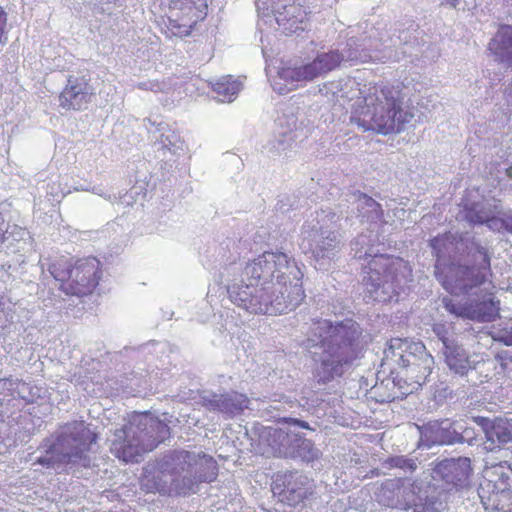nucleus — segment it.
I'll return each mask as SVG.
<instances>
[{
	"instance_id": "f257e3e1",
	"label": "nucleus",
	"mask_w": 512,
	"mask_h": 512,
	"mask_svg": "<svg viewBox=\"0 0 512 512\" xmlns=\"http://www.w3.org/2000/svg\"><path fill=\"white\" fill-rule=\"evenodd\" d=\"M304 273L283 252H264L248 262L241 280L228 286L232 303L253 314H282L296 309L305 298Z\"/></svg>"
},
{
	"instance_id": "f03ea898",
	"label": "nucleus",
	"mask_w": 512,
	"mask_h": 512,
	"mask_svg": "<svg viewBox=\"0 0 512 512\" xmlns=\"http://www.w3.org/2000/svg\"><path fill=\"white\" fill-rule=\"evenodd\" d=\"M337 100L362 98L352 112L350 121L363 131L387 135L400 132L413 118V113L403 107V96L398 88L390 85H364L352 78L333 81L325 85Z\"/></svg>"
},
{
	"instance_id": "7ed1b4c3",
	"label": "nucleus",
	"mask_w": 512,
	"mask_h": 512,
	"mask_svg": "<svg viewBox=\"0 0 512 512\" xmlns=\"http://www.w3.org/2000/svg\"><path fill=\"white\" fill-rule=\"evenodd\" d=\"M307 346L311 351L312 375L318 384L340 378L363 356V330L352 319L331 322L317 320L312 324Z\"/></svg>"
},
{
	"instance_id": "20e7f679",
	"label": "nucleus",
	"mask_w": 512,
	"mask_h": 512,
	"mask_svg": "<svg viewBox=\"0 0 512 512\" xmlns=\"http://www.w3.org/2000/svg\"><path fill=\"white\" fill-rule=\"evenodd\" d=\"M372 234H360L352 242V250L358 259H368L363 277L366 297L373 301L387 303L396 299L412 281V270L401 258L380 254L374 247Z\"/></svg>"
},
{
	"instance_id": "39448f33",
	"label": "nucleus",
	"mask_w": 512,
	"mask_h": 512,
	"mask_svg": "<svg viewBox=\"0 0 512 512\" xmlns=\"http://www.w3.org/2000/svg\"><path fill=\"white\" fill-rule=\"evenodd\" d=\"M438 262L456 259L465 254L471 256L474 266L453 265L442 279L443 287L451 294L470 291L484 280V273L490 272V256L486 247L467 234L448 232L436 236L430 242Z\"/></svg>"
},
{
	"instance_id": "423d86ee",
	"label": "nucleus",
	"mask_w": 512,
	"mask_h": 512,
	"mask_svg": "<svg viewBox=\"0 0 512 512\" xmlns=\"http://www.w3.org/2000/svg\"><path fill=\"white\" fill-rule=\"evenodd\" d=\"M96 435L83 421H74L62 426L54 434L43 439L35 453L32 466L54 470L57 473L68 471L74 467H89L91 458L88 451Z\"/></svg>"
},
{
	"instance_id": "0eeeda50",
	"label": "nucleus",
	"mask_w": 512,
	"mask_h": 512,
	"mask_svg": "<svg viewBox=\"0 0 512 512\" xmlns=\"http://www.w3.org/2000/svg\"><path fill=\"white\" fill-rule=\"evenodd\" d=\"M170 436V428L151 414L133 413L128 423L115 431L111 452L124 462H137L144 453L155 449Z\"/></svg>"
},
{
	"instance_id": "6e6552de",
	"label": "nucleus",
	"mask_w": 512,
	"mask_h": 512,
	"mask_svg": "<svg viewBox=\"0 0 512 512\" xmlns=\"http://www.w3.org/2000/svg\"><path fill=\"white\" fill-rule=\"evenodd\" d=\"M338 219L334 212L321 210L302 227L301 247L318 264L317 269H324L340 251L341 241L331 227Z\"/></svg>"
},
{
	"instance_id": "1a4fd4ad",
	"label": "nucleus",
	"mask_w": 512,
	"mask_h": 512,
	"mask_svg": "<svg viewBox=\"0 0 512 512\" xmlns=\"http://www.w3.org/2000/svg\"><path fill=\"white\" fill-rule=\"evenodd\" d=\"M48 272L65 294L76 296L90 294L101 276L100 262L94 257L77 260L74 264L67 258H60L49 264Z\"/></svg>"
},
{
	"instance_id": "9d476101",
	"label": "nucleus",
	"mask_w": 512,
	"mask_h": 512,
	"mask_svg": "<svg viewBox=\"0 0 512 512\" xmlns=\"http://www.w3.org/2000/svg\"><path fill=\"white\" fill-rule=\"evenodd\" d=\"M196 453L186 450H173L166 453L158 462L161 478L155 482V489L161 494L174 492L188 495L195 492L193 464Z\"/></svg>"
},
{
	"instance_id": "9b49d317",
	"label": "nucleus",
	"mask_w": 512,
	"mask_h": 512,
	"mask_svg": "<svg viewBox=\"0 0 512 512\" xmlns=\"http://www.w3.org/2000/svg\"><path fill=\"white\" fill-rule=\"evenodd\" d=\"M489 273H484V280L477 287L458 294L469 297L465 303H454L451 299L444 298L443 304L445 309L458 317L477 322L494 321L499 314V307L494 301L492 293L488 292L486 287L487 275Z\"/></svg>"
},
{
	"instance_id": "f8f14e48",
	"label": "nucleus",
	"mask_w": 512,
	"mask_h": 512,
	"mask_svg": "<svg viewBox=\"0 0 512 512\" xmlns=\"http://www.w3.org/2000/svg\"><path fill=\"white\" fill-rule=\"evenodd\" d=\"M168 6L165 33L168 37L189 36L208 13V0H165Z\"/></svg>"
},
{
	"instance_id": "ddd939ff",
	"label": "nucleus",
	"mask_w": 512,
	"mask_h": 512,
	"mask_svg": "<svg viewBox=\"0 0 512 512\" xmlns=\"http://www.w3.org/2000/svg\"><path fill=\"white\" fill-rule=\"evenodd\" d=\"M431 478L444 492H458L470 486L473 468L468 457L446 458L431 463Z\"/></svg>"
},
{
	"instance_id": "4468645a",
	"label": "nucleus",
	"mask_w": 512,
	"mask_h": 512,
	"mask_svg": "<svg viewBox=\"0 0 512 512\" xmlns=\"http://www.w3.org/2000/svg\"><path fill=\"white\" fill-rule=\"evenodd\" d=\"M343 62L339 49L319 52L312 61L294 67H284L278 72L280 79L286 82H309L324 77Z\"/></svg>"
},
{
	"instance_id": "2eb2a0df",
	"label": "nucleus",
	"mask_w": 512,
	"mask_h": 512,
	"mask_svg": "<svg viewBox=\"0 0 512 512\" xmlns=\"http://www.w3.org/2000/svg\"><path fill=\"white\" fill-rule=\"evenodd\" d=\"M268 9H259L264 17L275 20L279 29L285 34L297 33L307 28V13L299 5L283 0H267Z\"/></svg>"
},
{
	"instance_id": "dca6fc26",
	"label": "nucleus",
	"mask_w": 512,
	"mask_h": 512,
	"mask_svg": "<svg viewBox=\"0 0 512 512\" xmlns=\"http://www.w3.org/2000/svg\"><path fill=\"white\" fill-rule=\"evenodd\" d=\"M417 482L409 478H394L385 480L377 489L375 496L379 504L403 511L411 510Z\"/></svg>"
},
{
	"instance_id": "f3484780",
	"label": "nucleus",
	"mask_w": 512,
	"mask_h": 512,
	"mask_svg": "<svg viewBox=\"0 0 512 512\" xmlns=\"http://www.w3.org/2000/svg\"><path fill=\"white\" fill-rule=\"evenodd\" d=\"M343 55V62L351 64L366 63L369 61L385 62L392 58L390 50L379 49V43L372 40V35L360 38L351 37L346 45L340 50Z\"/></svg>"
},
{
	"instance_id": "a211bd4d",
	"label": "nucleus",
	"mask_w": 512,
	"mask_h": 512,
	"mask_svg": "<svg viewBox=\"0 0 512 512\" xmlns=\"http://www.w3.org/2000/svg\"><path fill=\"white\" fill-rule=\"evenodd\" d=\"M312 490L309 478L301 472L292 471L279 475L273 483L272 491L280 501L289 506L302 502Z\"/></svg>"
},
{
	"instance_id": "6ab92c4d",
	"label": "nucleus",
	"mask_w": 512,
	"mask_h": 512,
	"mask_svg": "<svg viewBox=\"0 0 512 512\" xmlns=\"http://www.w3.org/2000/svg\"><path fill=\"white\" fill-rule=\"evenodd\" d=\"M249 399L245 394L229 391L225 393H205L201 396L202 406L209 411L218 412L228 418L241 414L248 408Z\"/></svg>"
},
{
	"instance_id": "aec40b11",
	"label": "nucleus",
	"mask_w": 512,
	"mask_h": 512,
	"mask_svg": "<svg viewBox=\"0 0 512 512\" xmlns=\"http://www.w3.org/2000/svg\"><path fill=\"white\" fill-rule=\"evenodd\" d=\"M473 421L482 428L486 442L485 448L493 451L512 442V421L506 418L473 417Z\"/></svg>"
},
{
	"instance_id": "412c9836",
	"label": "nucleus",
	"mask_w": 512,
	"mask_h": 512,
	"mask_svg": "<svg viewBox=\"0 0 512 512\" xmlns=\"http://www.w3.org/2000/svg\"><path fill=\"white\" fill-rule=\"evenodd\" d=\"M458 421L450 419H440L429 421L421 429L422 445L430 448L434 445H451L457 443Z\"/></svg>"
},
{
	"instance_id": "4be33fe9",
	"label": "nucleus",
	"mask_w": 512,
	"mask_h": 512,
	"mask_svg": "<svg viewBox=\"0 0 512 512\" xmlns=\"http://www.w3.org/2000/svg\"><path fill=\"white\" fill-rule=\"evenodd\" d=\"M93 93V88L85 76H70L59 96L60 106L65 109L81 110L90 102Z\"/></svg>"
},
{
	"instance_id": "5701e85b",
	"label": "nucleus",
	"mask_w": 512,
	"mask_h": 512,
	"mask_svg": "<svg viewBox=\"0 0 512 512\" xmlns=\"http://www.w3.org/2000/svg\"><path fill=\"white\" fill-rule=\"evenodd\" d=\"M442 352L445 364L454 376L468 377L476 369V362L471 360L469 352L458 341H446Z\"/></svg>"
},
{
	"instance_id": "b1692460",
	"label": "nucleus",
	"mask_w": 512,
	"mask_h": 512,
	"mask_svg": "<svg viewBox=\"0 0 512 512\" xmlns=\"http://www.w3.org/2000/svg\"><path fill=\"white\" fill-rule=\"evenodd\" d=\"M407 339L392 338L384 349L381 366L384 370L394 373L397 367L407 368L411 363V345Z\"/></svg>"
},
{
	"instance_id": "393cba45",
	"label": "nucleus",
	"mask_w": 512,
	"mask_h": 512,
	"mask_svg": "<svg viewBox=\"0 0 512 512\" xmlns=\"http://www.w3.org/2000/svg\"><path fill=\"white\" fill-rule=\"evenodd\" d=\"M299 434L283 428L265 427L260 435L263 442L271 447L273 453L279 457L288 458L292 453Z\"/></svg>"
},
{
	"instance_id": "a878e982",
	"label": "nucleus",
	"mask_w": 512,
	"mask_h": 512,
	"mask_svg": "<svg viewBox=\"0 0 512 512\" xmlns=\"http://www.w3.org/2000/svg\"><path fill=\"white\" fill-rule=\"evenodd\" d=\"M28 388V384L19 379H0V418L2 420L12 415V406L17 398L30 401L25 395Z\"/></svg>"
},
{
	"instance_id": "bb28decb",
	"label": "nucleus",
	"mask_w": 512,
	"mask_h": 512,
	"mask_svg": "<svg viewBox=\"0 0 512 512\" xmlns=\"http://www.w3.org/2000/svg\"><path fill=\"white\" fill-rule=\"evenodd\" d=\"M411 363L406 369L414 376L418 384L424 383L434 368V358L427 352L425 346L421 342H415L411 345Z\"/></svg>"
},
{
	"instance_id": "cd10ccee",
	"label": "nucleus",
	"mask_w": 512,
	"mask_h": 512,
	"mask_svg": "<svg viewBox=\"0 0 512 512\" xmlns=\"http://www.w3.org/2000/svg\"><path fill=\"white\" fill-rule=\"evenodd\" d=\"M488 49L506 67H512V26H500L488 44Z\"/></svg>"
},
{
	"instance_id": "c85d7f7f",
	"label": "nucleus",
	"mask_w": 512,
	"mask_h": 512,
	"mask_svg": "<svg viewBox=\"0 0 512 512\" xmlns=\"http://www.w3.org/2000/svg\"><path fill=\"white\" fill-rule=\"evenodd\" d=\"M491 483L486 486L480 485L478 495L481 503L487 512H512V492L508 489L492 491L490 493Z\"/></svg>"
},
{
	"instance_id": "c756f323",
	"label": "nucleus",
	"mask_w": 512,
	"mask_h": 512,
	"mask_svg": "<svg viewBox=\"0 0 512 512\" xmlns=\"http://www.w3.org/2000/svg\"><path fill=\"white\" fill-rule=\"evenodd\" d=\"M352 204V211H356V216L361 222L377 223L383 216V211L379 203L373 198L359 191L353 192L348 200Z\"/></svg>"
},
{
	"instance_id": "7c9ffc66",
	"label": "nucleus",
	"mask_w": 512,
	"mask_h": 512,
	"mask_svg": "<svg viewBox=\"0 0 512 512\" xmlns=\"http://www.w3.org/2000/svg\"><path fill=\"white\" fill-rule=\"evenodd\" d=\"M153 137L155 144L159 146L158 150H162L164 153L169 152L178 156L185 151V142L168 124L159 123L153 132Z\"/></svg>"
},
{
	"instance_id": "2f4dec72",
	"label": "nucleus",
	"mask_w": 512,
	"mask_h": 512,
	"mask_svg": "<svg viewBox=\"0 0 512 512\" xmlns=\"http://www.w3.org/2000/svg\"><path fill=\"white\" fill-rule=\"evenodd\" d=\"M445 508V501L442 492L436 489L422 490L417 483V492L412 502L413 512H442Z\"/></svg>"
},
{
	"instance_id": "473e14b6",
	"label": "nucleus",
	"mask_w": 512,
	"mask_h": 512,
	"mask_svg": "<svg viewBox=\"0 0 512 512\" xmlns=\"http://www.w3.org/2000/svg\"><path fill=\"white\" fill-rule=\"evenodd\" d=\"M492 205L485 201H466L460 211V217L472 225H483L493 212Z\"/></svg>"
},
{
	"instance_id": "72a5a7b5",
	"label": "nucleus",
	"mask_w": 512,
	"mask_h": 512,
	"mask_svg": "<svg viewBox=\"0 0 512 512\" xmlns=\"http://www.w3.org/2000/svg\"><path fill=\"white\" fill-rule=\"evenodd\" d=\"M193 464L195 486L200 482H212L216 479L218 468L216 461L206 454H197Z\"/></svg>"
},
{
	"instance_id": "f704fd0d",
	"label": "nucleus",
	"mask_w": 512,
	"mask_h": 512,
	"mask_svg": "<svg viewBox=\"0 0 512 512\" xmlns=\"http://www.w3.org/2000/svg\"><path fill=\"white\" fill-rule=\"evenodd\" d=\"M213 91L217 94L219 101L231 102L235 99L242 88L239 80L232 76H223L212 85Z\"/></svg>"
},
{
	"instance_id": "c9c22d12",
	"label": "nucleus",
	"mask_w": 512,
	"mask_h": 512,
	"mask_svg": "<svg viewBox=\"0 0 512 512\" xmlns=\"http://www.w3.org/2000/svg\"><path fill=\"white\" fill-rule=\"evenodd\" d=\"M291 453L288 458H299L302 461L311 462L318 458L319 450L314 446V444L302 437L300 434L296 439L294 448H292Z\"/></svg>"
},
{
	"instance_id": "e433bc0d",
	"label": "nucleus",
	"mask_w": 512,
	"mask_h": 512,
	"mask_svg": "<svg viewBox=\"0 0 512 512\" xmlns=\"http://www.w3.org/2000/svg\"><path fill=\"white\" fill-rule=\"evenodd\" d=\"M382 465L386 469H401L404 472L413 473L418 468V459L406 455H396L386 458Z\"/></svg>"
},
{
	"instance_id": "4c0bfd02",
	"label": "nucleus",
	"mask_w": 512,
	"mask_h": 512,
	"mask_svg": "<svg viewBox=\"0 0 512 512\" xmlns=\"http://www.w3.org/2000/svg\"><path fill=\"white\" fill-rule=\"evenodd\" d=\"M276 127L281 134L297 135L298 118L292 112H283L276 120Z\"/></svg>"
},
{
	"instance_id": "58836bf2",
	"label": "nucleus",
	"mask_w": 512,
	"mask_h": 512,
	"mask_svg": "<svg viewBox=\"0 0 512 512\" xmlns=\"http://www.w3.org/2000/svg\"><path fill=\"white\" fill-rule=\"evenodd\" d=\"M297 137L298 135L281 134L280 131L276 130L274 138L269 142V150L281 153L290 147Z\"/></svg>"
},
{
	"instance_id": "ea45409f",
	"label": "nucleus",
	"mask_w": 512,
	"mask_h": 512,
	"mask_svg": "<svg viewBox=\"0 0 512 512\" xmlns=\"http://www.w3.org/2000/svg\"><path fill=\"white\" fill-rule=\"evenodd\" d=\"M136 87L141 90L152 91V92H168L170 90L169 83L162 81L147 80L137 83Z\"/></svg>"
},
{
	"instance_id": "a19ab883",
	"label": "nucleus",
	"mask_w": 512,
	"mask_h": 512,
	"mask_svg": "<svg viewBox=\"0 0 512 512\" xmlns=\"http://www.w3.org/2000/svg\"><path fill=\"white\" fill-rule=\"evenodd\" d=\"M458 426H460V430L457 431V443H468L469 445H472L473 441L476 439V433L474 429L464 426V424L460 421H458Z\"/></svg>"
},
{
	"instance_id": "79ce46f5",
	"label": "nucleus",
	"mask_w": 512,
	"mask_h": 512,
	"mask_svg": "<svg viewBox=\"0 0 512 512\" xmlns=\"http://www.w3.org/2000/svg\"><path fill=\"white\" fill-rule=\"evenodd\" d=\"M485 225L493 232L504 233L503 216H495L494 211L486 221Z\"/></svg>"
},
{
	"instance_id": "37998d69",
	"label": "nucleus",
	"mask_w": 512,
	"mask_h": 512,
	"mask_svg": "<svg viewBox=\"0 0 512 512\" xmlns=\"http://www.w3.org/2000/svg\"><path fill=\"white\" fill-rule=\"evenodd\" d=\"M433 331L436 334V336L441 340L443 344V348H445V342L446 341H456L454 338L450 337L448 335V330L443 324H436L433 327Z\"/></svg>"
},
{
	"instance_id": "c03bdc74",
	"label": "nucleus",
	"mask_w": 512,
	"mask_h": 512,
	"mask_svg": "<svg viewBox=\"0 0 512 512\" xmlns=\"http://www.w3.org/2000/svg\"><path fill=\"white\" fill-rule=\"evenodd\" d=\"M7 18L6 13L0 7V45L5 44L7 41V37L4 36V28L6 26Z\"/></svg>"
},
{
	"instance_id": "a18cd8bd",
	"label": "nucleus",
	"mask_w": 512,
	"mask_h": 512,
	"mask_svg": "<svg viewBox=\"0 0 512 512\" xmlns=\"http://www.w3.org/2000/svg\"><path fill=\"white\" fill-rule=\"evenodd\" d=\"M504 233L512 234V213L503 214Z\"/></svg>"
},
{
	"instance_id": "49530a36",
	"label": "nucleus",
	"mask_w": 512,
	"mask_h": 512,
	"mask_svg": "<svg viewBox=\"0 0 512 512\" xmlns=\"http://www.w3.org/2000/svg\"><path fill=\"white\" fill-rule=\"evenodd\" d=\"M286 422L293 427L309 429V424L305 421L289 418L286 420Z\"/></svg>"
},
{
	"instance_id": "de8ad7c7",
	"label": "nucleus",
	"mask_w": 512,
	"mask_h": 512,
	"mask_svg": "<svg viewBox=\"0 0 512 512\" xmlns=\"http://www.w3.org/2000/svg\"><path fill=\"white\" fill-rule=\"evenodd\" d=\"M90 192L97 194L105 199L112 201V196L110 194L104 193V191L100 187H92Z\"/></svg>"
},
{
	"instance_id": "09e8293b",
	"label": "nucleus",
	"mask_w": 512,
	"mask_h": 512,
	"mask_svg": "<svg viewBox=\"0 0 512 512\" xmlns=\"http://www.w3.org/2000/svg\"><path fill=\"white\" fill-rule=\"evenodd\" d=\"M460 2L461 0H441V5H447L451 8L456 9L459 6Z\"/></svg>"
},
{
	"instance_id": "8fccbe9b",
	"label": "nucleus",
	"mask_w": 512,
	"mask_h": 512,
	"mask_svg": "<svg viewBox=\"0 0 512 512\" xmlns=\"http://www.w3.org/2000/svg\"><path fill=\"white\" fill-rule=\"evenodd\" d=\"M257 8L259 9H268L269 7L266 6L267 0H256L255 1Z\"/></svg>"
},
{
	"instance_id": "3c124183",
	"label": "nucleus",
	"mask_w": 512,
	"mask_h": 512,
	"mask_svg": "<svg viewBox=\"0 0 512 512\" xmlns=\"http://www.w3.org/2000/svg\"><path fill=\"white\" fill-rule=\"evenodd\" d=\"M278 210H280L282 213H285L289 210V208H286V204L283 200H280L277 204Z\"/></svg>"
},
{
	"instance_id": "603ef678",
	"label": "nucleus",
	"mask_w": 512,
	"mask_h": 512,
	"mask_svg": "<svg viewBox=\"0 0 512 512\" xmlns=\"http://www.w3.org/2000/svg\"><path fill=\"white\" fill-rule=\"evenodd\" d=\"M507 100L512 103V83L506 90Z\"/></svg>"
},
{
	"instance_id": "864d4df0",
	"label": "nucleus",
	"mask_w": 512,
	"mask_h": 512,
	"mask_svg": "<svg viewBox=\"0 0 512 512\" xmlns=\"http://www.w3.org/2000/svg\"><path fill=\"white\" fill-rule=\"evenodd\" d=\"M75 191H90L91 188L89 187H84V186H77L74 188Z\"/></svg>"
},
{
	"instance_id": "5fc2aeb1",
	"label": "nucleus",
	"mask_w": 512,
	"mask_h": 512,
	"mask_svg": "<svg viewBox=\"0 0 512 512\" xmlns=\"http://www.w3.org/2000/svg\"><path fill=\"white\" fill-rule=\"evenodd\" d=\"M506 175L512 179V166L506 169Z\"/></svg>"
},
{
	"instance_id": "6e6d98bb",
	"label": "nucleus",
	"mask_w": 512,
	"mask_h": 512,
	"mask_svg": "<svg viewBox=\"0 0 512 512\" xmlns=\"http://www.w3.org/2000/svg\"><path fill=\"white\" fill-rule=\"evenodd\" d=\"M148 123H150L151 125H155V122H152L151 120H148Z\"/></svg>"
}]
</instances>
